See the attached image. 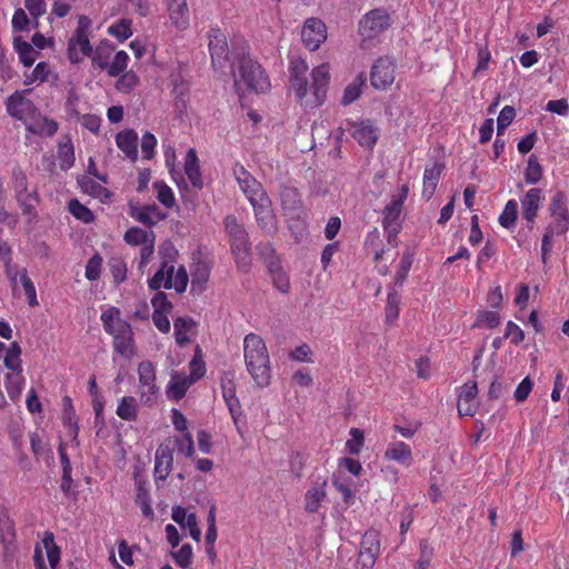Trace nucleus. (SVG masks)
I'll use <instances>...</instances> for the list:
<instances>
[{
  "mask_svg": "<svg viewBox=\"0 0 569 569\" xmlns=\"http://www.w3.org/2000/svg\"><path fill=\"white\" fill-rule=\"evenodd\" d=\"M308 64L302 59H293L290 63V86L299 100L306 99L307 107L313 108L325 101L329 82V68L320 64L312 70L311 96L308 97Z\"/></svg>",
  "mask_w": 569,
  "mask_h": 569,
  "instance_id": "obj_1",
  "label": "nucleus"
},
{
  "mask_svg": "<svg viewBox=\"0 0 569 569\" xmlns=\"http://www.w3.org/2000/svg\"><path fill=\"white\" fill-rule=\"evenodd\" d=\"M233 174L240 189L253 208L259 227L269 234L276 232L277 222L272 211L271 200L262 184L242 166H236Z\"/></svg>",
  "mask_w": 569,
  "mask_h": 569,
  "instance_id": "obj_2",
  "label": "nucleus"
},
{
  "mask_svg": "<svg viewBox=\"0 0 569 569\" xmlns=\"http://www.w3.org/2000/svg\"><path fill=\"white\" fill-rule=\"evenodd\" d=\"M243 356L247 371L260 388L270 383L271 368L270 357L262 338L256 333H249L243 339Z\"/></svg>",
  "mask_w": 569,
  "mask_h": 569,
  "instance_id": "obj_3",
  "label": "nucleus"
},
{
  "mask_svg": "<svg viewBox=\"0 0 569 569\" xmlns=\"http://www.w3.org/2000/svg\"><path fill=\"white\" fill-rule=\"evenodd\" d=\"M237 59L238 72L233 69V63L230 66L237 90H241L243 84L251 91L266 92L270 82L261 66L246 54L244 49Z\"/></svg>",
  "mask_w": 569,
  "mask_h": 569,
  "instance_id": "obj_4",
  "label": "nucleus"
},
{
  "mask_svg": "<svg viewBox=\"0 0 569 569\" xmlns=\"http://www.w3.org/2000/svg\"><path fill=\"white\" fill-rule=\"evenodd\" d=\"M223 224L238 267L242 271H248L250 269L251 260L250 241L246 228L232 214L224 218Z\"/></svg>",
  "mask_w": 569,
  "mask_h": 569,
  "instance_id": "obj_5",
  "label": "nucleus"
},
{
  "mask_svg": "<svg viewBox=\"0 0 569 569\" xmlns=\"http://www.w3.org/2000/svg\"><path fill=\"white\" fill-rule=\"evenodd\" d=\"M409 188L403 184L398 196H392L390 202L383 209V229L387 232L388 242H395L401 229V212L403 202L408 197Z\"/></svg>",
  "mask_w": 569,
  "mask_h": 569,
  "instance_id": "obj_6",
  "label": "nucleus"
},
{
  "mask_svg": "<svg viewBox=\"0 0 569 569\" xmlns=\"http://www.w3.org/2000/svg\"><path fill=\"white\" fill-rule=\"evenodd\" d=\"M208 47L211 54V64L214 70L224 71L230 58L227 36L219 28H211L208 32Z\"/></svg>",
  "mask_w": 569,
  "mask_h": 569,
  "instance_id": "obj_7",
  "label": "nucleus"
},
{
  "mask_svg": "<svg viewBox=\"0 0 569 569\" xmlns=\"http://www.w3.org/2000/svg\"><path fill=\"white\" fill-rule=\"evenodd\" d=\"M12 186L17 200L26 211L38 202L36 188L30 187L26 172L19 167L12 170Z\"/></svg>",
  "mask_w": 569,
  "mask_h": 569,
  "instance_id": "obj_8",
  "label": "nucleus"
},
{
  "mask_svg": "<svg viewBox=\"0 0 569 569\" xmlns=\"http://www.w3.org/2000/svg\"><path fill=\"white\" fill-rule=\"evenodd\" d=\"M7 112L20 120L28 123L37 113L34 103L26 98L24 91H16L6 101Z\"/></svg>",
  "mask_w": 569,
  "mask_h": 569,
  "instance_id": "obj_9",
  "label": "nucleus"
},
{
  "mask_svg": "<svg viewBox=\"0 0 569 569\" xmlns=\"http://www.w3.org/2000/svg\"><path fill=\"white\" fill-rule=\"evenodd\" d=\"M386 11L376 9L367 13L359 22V32L365 39H372L389 27Z\"/></svg>",
  "mask_w": 569,
  "mask_h": 569,
  "instance_id": "obj_10",
  "label": "nucleus"
},
{
  "mask_svg": "<svg viewBox=\"0 0 569 569\" xmlns=\"http://www.w3.org/2000/svg\"><path fill=\"white\" fill-rule=\"evenodd\" d=\"M395 81V62L388 58H380L371 69V84L379 90H385Z\"/></svg>",
  "mask_w": 569,
  "mask_h": 569,
  "instance_id": "obj_11",
  "label": "nucleus"
},
{
  "mask_svg": "<svg viewBox=\"0 0 569 569\" xmlns=\"http://www.w3.org/2000/svg\"><path fill=\"white\" fill-rule=\"evenodd\" d=\"M326 26L321 20L317 18H310L305 22V26L301 30V39L309 50H317L326 40Z\"/></svg>",
  "mask_w": 569,
  "mask_h": 569,
  "instance_id": "obj_12",
  "label": "nucleus"
},
{
  "mask_svg": "<svg viewBox=\"0 0 569 569\" xmlns=\"http://www.w3.org/2000/svg\"><path fill=\"white\" fill-rule=\"evenodd\" d=\"M541 241V259L546 263L547 254L552 250L553 237L565 234L569 230V217L551 216Z\"/></svg>",
  "mask_w": 569,
  "mask_h": 569,
  "instance_id": "obj_13",
  "label": "nucleus"
},
{
  "mask_svg": "<svg viewBox=\"0 0 569 569\" xmlns=\"http://www.w3.org/2000/svg\"><path fill=\"white\" fill-rule=\"evenodd\" d=\"M14 540L12 521L4 515H0V557L4 562L10 561L16 551Z\"/></svg>",
  "mask_w": 569,
  "mask_h": 569,
  "instance_id": "obj_14",
  "label": "nucleus"
},
{
  "mask_svg": "<svg viewBox=\"0 0 569 569\" xmlns=\"http://www.w3.org/2000/svg\"><path fill=\"white\" fill-rule=\"evenodd\" d=\"M478 387L475 381L470 383H465L461 388V392L458 398V412L460 416L472 417L476 413L478 403Z\"/></svg>",
  "mask_w": 569,
  "mask_h": 569,
  "instance_id": "obj_15",
  "label": "nucleus"
},
{
  "mask_svg": "<svg viewBox=\"0 0 569 569\" xmlns=\"http://www.w3.org/2000/svg\"><path fill=\"white\" fill-rule=\"evenodd\" d=\"M101 321L103 323V329L110 336L114 337L117 335L128 332L131 329V326L121 318V312L116 307H110L106 309L101 313Z\"/></svg>",
  "mask_w": 569,
  "mask_h": 569,
  "instance_id": "obj_16",
  "label": "nucleus"
},
{
  "mask_svg": "<svg viewBox=\"0 0 569 569\" xmlns=\"http://www.w3.org/2000/svg\"><path fill=\"white\" fill-rule=\"evenodd\" d=\"M349 130L351 136L362 147L371 149L378 140V129L368 121L352 123Z\"/></svg>",
  "mask_w": 569,
  "mask_h": 569,
  "instance_id": "obj_17",
  "label": "nucleus"
},
{
  "mask_svg": "<svg viewBox=\"0 0 569 569\" xmlns=\"http://www.w3.org/2000/svg\"><path fill=\"white\" fill-rule=\"evenodd\" d=\"M92 47L88 36L73 34L68 43V58L71 63H79L83 56L90 57Z\"/></svg>",
  "mask_w": 569,
  "mask_h": 569,
  "instance_id": "obj_18",
  "label": "nucleus"
},
{
  "mask_svg": "<svg viewBox=\"0 0 569 569\" xmlns=\"http://www.w3.org/2000/svg\"><path fill=\"white\" fill-rule=\"evenodd\" d=\"M542 190L539 188H531L527 191L521 199V210L523 219L528 222H533L542 201Z\"/></svg>",
  "mask_w": 569,
  "mask_h": 569,
  "instance_id": "obj_19",
  "label": "nucleus"
},
{
  "mask_svg": "<svg viewBox=\"0 0 569 569\" xmlns=\"http://www.w3.org/2000/svg\"><path fill=\"white\" fill-rule=\"evenodd\" d=\"M173 462L172 450L164 445L159 446L156 451L154 477L157 480H166L171 471Z\"/></svg>",
  "mask_w": 569,
  "mask_h": 569,
  "instance_id": "obj_20",
  "label": "nucleus"
},
{
  "mask_svg": "<svg viewBox=\"0 0 569 569\" xmlns=\"http://www.w3.org/2000/svg\"><path fill=\"white\" fill-rule=\"evenodd\" d=\"M192 383L193 380L189 376L182 372H173L167 387V395L170 399L178 401L184 397Z\"/></svg>",
  "mask_w": 569,
  "mask_h": 569,
  "instance_id": "obj_21",
  "label": "nucleus"
},
{
  "mask_svg": "<svg viewBox=\"0 0 569 569\" xmlns=\"http://www.w3.org/2000/svg\"><path fill=\"white\" fill-rule=\"evenodd\" d=\"M168 11L171 22L180 30L189 26V9L186 0H168Z\"/></svg>",
  "mask_w": 569,
  "mask_h": 569,
  "instance_id": "obj_22",
  "label": "nucleus"
},
{
  "mask_svg": "<svg viewBox=\"0 0 569 569\" xmlns=\"http://www.w3.org/2000/svg\"><path fill=\"white\" fill-rule=\"evenodd\" d=\"M117 147L129 158L136 161L138 158V136L133 130L121 131L116 136Z\"/></svg>",
  "mask_w": 569,
  "mask_h": 569,
  "instance_id": "obj_23",
  "label": "nucleus"
},
{
  "mask_svg": "<svg viewBox=\"0 0 569 569\" xmlns=\"http://www.w3.org/2000/svg\"><path fill=\"white\" fill-rule=\"evenodd\" d=\"M385 459L409 467L412 463L411 448L402 441L392 442L385 451Z\"/></svg>",
  "mask_w": 569,
  "mask_h": 569,
  "instance_id": "obj_24",
  "label": "nucleus"
},
{
  "mask_svg": "<svg viewBox=\"0 0 569 569\" xmlns=\"http://www.w3.org/2000/svg\"><path fill=\"white\" fill-rule=\"evenodd\" d=\"M30 120L27 123V130L31 133L51 137L58 130V123L54 120L40 116L37 117V114Z\"/></svg>",
  "mask_w": 569,
  "mask_h": 569,
  "instance_id": "obj_25",
  "label": "nucleus"
},
{
  "mask_svg": "<svg viewBox=\"0 0 569 569\" xmlns=\"http://www.w3.org/2000/svg\"><path fill=\"white\" fill-rule=\"evenodd\" d=\"M174 271V266L169 264L164 261L161 268L154 273L152 278L149 279L148 283L150 289L158 290L161 287L166 289L172 288V273Z\"/></svg>",
  "mask_w": 569,
  "mask_h": 569,
  "instance_id": "obj_26",
  "label": "nucleus"
},
{
  "mask_svg": "<svg viewBox=\"0 0 569 569\" xmlns=\"http://www.w3.org/2000/svg\"><path fill=\"white\" fill-rule=\"evenodd\" d=\"M186 174L194 188L201 189L203 186L200 168L198 163V157L194 149H190L186 156L184 163Z\"/></svg>",
  "mask_w": 569,
  "mask_h": 569,
  "instance_id": "obj_27",
  "label": "nucleus"
},
{
  "mask_svg": "<svg viewBox=\"0 0 569 569\" xmlns=\"http://www.w3.org/2000/svg\"><path fill=\"white\" fill-rule=\"evenodd\" d=\"M210 276L209 266L203 261H198L191 270V291L201 293Z\"/></svg>",
  "mask_w": 569,
  "mask_h": 569,
  "instance_id": "obj_28",
  "label": "nucleus"
},
{
  "mask_svg": "<svg viewBox=\"0 0 569 569\" xmlns=\"http://www.w3.org/2000/svg\"><path fill=\"white\" fill-rule=\"evenodd\" d=\"M132 217L141 223L150 227L161 221L166 216L157 206L153 204L134 209Z\"/></svg>",
  "mask_w": 569,
  "mask_h": 569,
  "instance_id": "obj_29",
  "label": "nucleus"
},
{
  "mask_svg": "<svg viewBox=\"0 0 569 569\" xmlns=\"http://www.w3.org/2000/svg\"><path fill=\"white\" fill-rule=\"evenodd\" d=\"M113 338L114 350L126 358H132L136 353L133 332L129 329L128 332L117 335Z\"/></svg>",
  "mask_w": 569,
  "mask_h": 569,
  "instance_id": "obj_30",
  "label": "nucleus"
},
{
  "mask_svg": "<svg viewBox=\"0 0 569 569\" xmlns=\"http://www.w3.org/2000/svg\"><path fill=\"white\" fill-rule=\"evenodd\" d=\"M13 48L18 52L19 59L24 67H31L39 56V52L33 48V46L24 41L21 37L14 38Z\"/></svg>",
  "mask_w": 569,
  "mask_h": 569,
  "instance_id": "obj_31",
  "label": "nucleus"
},
{
  "mask_svg": "<svg viewBox=\"0 0 569 569\" xmlns=\"http://www.w3.org/2000/svg\"><path fill=\"white\" fill-rule=\"evenodd\" d=\"M117 416L126 421H136L138 418V401L132 396H124L119 400Z\"/></svg>",
  "mask_w": 569,
  "mask_h": 569,
  "instance_id": "obj_32",
  "label": "nucleus"
},
{
  "mask_svg": "<svg viewBox=\"0 0 569 569\" xmlns=\"http://www.w3.org/2000/svg\"><path fill=\"white\" fill-rule=\"evenodd\" d=\"M281 206L287 212H297L302 207V200L297 189L286 187L280 193Z\"/></svg>",
  "mask_w": 569,
  "mask_h": 569,
  "instance_id": "obj_33",
  "label": "nucleus"
},
{
  "mask_svg": "<svg viewBox=\"0 0 569 569\" xmlns=\"http://www.w3.org/2000/svg\"><path fill=\"white\" fill-rule=\"evenodd\" d=\"M57 154L61 170L67 171L73 166L74 149L70 138H64L59 142Z\"/></svg>",
  "mask_w": 569,
  "mask_h": 569,
  "instance_id": "obj_34",
  "label": "nucleus"
},
{
  "mask_svg": "<svg viewBox=\"0 0 569 569\" xmlns=\"http://www.w3.org/2000/svg\"><path fill=\"white\" fill-rule=\"evenodd\" d=\"M24 383V378L22 377V371H13L9 372L6 376V388L9 397L12 400H17L22 391Z\"/></svg>",
  "mask_w": 569,
  "mask_h": 569,
  "instance_id": "obj_35",
  "label": "nucleus"
},
{
  "mask_svg": "<svg viewBox=\"0 0 569 569\" xmlns=\"http://www.w3.org/2000/svg\"><path fill=\"white\" fill-rule=\"evenodd\" d=\"M269 271L272 274L274 286L283 293L289 291L290 283L287 274L283 272L278 260L269 262Z\"/></svg>",
  "mask_w": 569,
  "mask_h": 569,
  "instance_id": "obj_36",
  "label": "nucleus"
},
{
  "mask_svg": "<svg viewBox=\"0 0 569 569\" xmlns=\"http://www.w3.org/2000/svg\"><path fill=\"white\" fill-rule=\"evenodd\" d=\"M113 48L108 41H102L92 54V64L101 70H107L109 67V58Z\"/></svg>",
  "mask_w": 569,
  "mask_h": 569,
  "instance_id": "obj_37",
  "label": "nucleus"
},
{
  "mask_svg": "<svg viewBox=\"0 0 569 569\" xmlns=\"http://www.w3.org/2000/svg\"><path fill=\"white\" fill-rule=\"evenodd\" d=\"M326 498V491L322 487L311 488L305 496L306 511L309 513L317 512L321 501Z\"/></svg>",
  "mask_w": 569,
  "mask_h": 569,
  "instance_id": "obj_38",
  "label": "nucleus"
},
{
  "mask_svg": "<svg viewBox=\"0 0 569 569\" xmlns=\"http://www.w3.org/2000/svg\"><path fill=\"white\" fill-rule=\"evenodd\" d=\"M193 326L194 322L191 318H178L174 321V337L179 346H183L189 341V337L187 336V333L192 329Z\"/></svg>",
  "mask_w": 569,
  "mask_h": 569,
  "instance_id": "obj_39",
  "label": "nucleus"
},
{
  "mask_svg": "<svg viewBox=\"0 0 569 569\" xmlns=\"http://www.w3.org/2000/svg\"><path fill=\"white\" fill-rule=\"evenodd\" d=\"M124 240L129 244H133V246L141 244V246H143L146 242L154 240V236H153V232H148V231H146L143 229L134 227V228H130L124 233Z\"/></svg>",
  "mask_w": 569,
  "mask_h": 569,
  "instance_id": "obj_40",
  "label": "nucleus"
},
{
  "mask_svg": "<svg viewBox=\"0 0 569 569\" xmlns=\"http://www.w3.org/2000/svg\"><path fill=\"white\" fill-rule=\"evenodd\" d=\"M400 301L401 297L395 289L389 291L386 306L387 322L392 323L398 319Z\"/></svg>",
  "mask_w": 569,
  "mask_h": 569,
  "instance_id": "obj_41",
  "label": "nucleus"
},
{
  "mask_svg": "<svg viewBox=\"0 0 569 569\" xmlns=\"http://www.w3.org/2000/svg\"><path fill=\"white\" fill-rule=\"evenodd\" d=\"M518 217V203L516 200H509L502 213L499 217V223L507 229H510L515 226V222Z\"/></svg>",
  "mask_w": 569,
  "mask_h": 569,
  "instance_id": "obj_42",
  "label": "nucleus"
},
{
  "mask_svg": "<svg viewBox=\"0 0 569 569\" xmlns=\"http://www.w3.org/2000/svg\"><path fill=\"white\" fill-rule=\"evenodd\" d=\"M47 559L52 569H56L60 561V549L54 543L53 535L48 532L43 539Z\"/></svg>",
  "mask_w": 569,
  "mask_h": 569,
  "instance_id": "obj_43",
  "label": "nucleus"
},
{
  "mask_svg": "<svg viewBox=\"0 0 569 569\" xmlns=\"http://www.w3.org/2000/svg\"><path fill=\"white\" fill-rule=\"evenodd\" d=\"M129 56L126 51H118L109 64L107 72L110 77H119L128 67Z\"/></svg>",
  "mask_w": 569,
  "mask_h": 569,
  "instance_id": "obj_44",
  "label": "nucleus"
},
{
  "mask_svg": "<svg viewBox=\"0 0 569 569\" xmlns=\"http://www.w3.org/2000/svg\"><path fill=\"white\" fill-rule=\"evenodd\" d=\"M363 83L365 80L361 76L357 77L351 83H349L343 91L341 99L342 104L347 106L355 102L361 93V87Z\"/></svg>",
  "mask_w": 569,
  "mask_h": 569,
  "instance_id": "obj_45",
  "label": "nucleus"
},
{
  "mask_svg": "<svg viewBox=\"0 0 569 569\" xmlns=\"http://www.w3.org/2000/svg\"><path fill=\"white\" fill-rule=\"evenodd\" d=\"M108 267L117 284L123 282L127 278V264L122 258L112 257L108 261Z\"/></svg>",
  "mask_w": 569,
  "mask_h": 569,
  "instance_id": "obj_46",
  "label": "nucleus"
},
{
  "mask_svg": "<svg viewBox=\"0 0 569 569\" xmlns=\"http://www.w3.org/2000/svg\"><path fill=\"white\" fill-rule=\"evenodd\" d=\"M567 198L565 192L557 191L555 196L552 197L550 204H549V211L551 216H562V217H569V211L567 208Z\"/></svg>",
  "mask_w": 569,
  "mask_h": 569,
  "instance_id": "obj_47",
  "label": "nucleus"
},
{
  "mask_svg": "<svg viewBox=\"0 0 569 569\" xmlns=\"http://www.w3.org/2000/svg\"><path fill=\"white\" fill-rule=\"evenodd\" d=\"M139 387L156 382V369L151 361L144 360L138 366Z\"/></svg>",
  "mask_w": 569,
  "mask_h": 569,
  "instance_id": "obj_48",
  "label": "nucleus"
},
{
  "mask_svg": "<svg viewBox=\"0 0 569 569\" xmlns=\"http://www.w3.org/2000/svg\"><path fill=\"white\" fill-rule=\"evenodd\" d=\"M159 393V388L154 383H148L139 387V399L143 406L151 407L156 403Z\"/></svg>",
  "mask_w": 569,
  "mask_h": 569,
  "instance_id": "obj_49",
  "label": "nucleus"
},
{
  "mask_svg": "<svg viewBox=\"0 0 569 569\" xmlns=\"http://www.w3.org/2000/svg\"><path fill=\"white\" fill-rule=\"evenodd\" d=\"M413 256L410 252L403 253L399 269L395 277V286L401 287L412 266Z\"/></svg>",
  "mask_w": 569,
  "mask_h": 569,
  "instance_id": "obj_50",
  "label": "nucleus"
},
{
  "mask_svg": "<svg viewBox=\"0 0 569 569\" xmlns=\"http://www.w3.org/2000/svg\"><path fill=\"white\" fill-rule=\"evenodd\" d=\"M500 323V316L497 311H480L477 318L475 327H487V328H496Z\"/></svg>",
  "mask_w": 569,
  "mask_h": 569,
  "instance_id": "obj_51",
  "label": "nucleus"
},
{
  "mask_svg": "<svg viewBox=\"0 0 569 569\" xmlns=\"http://www.w3.org/2000/svg\"><path fill=\"white\" fill-rule=\"evenodd\" d=\"M19 282L21 283L23 290H24V293L28 298V302L31 307H34L38 305V300H37V292H36V288L31 281V279L28 277L27 274V271L26 270H22V272H20V276H19Z\"/></svg>",
  "mask_w": 569,
  "mask_h": 569,
  "instance_id": "obj_52",
  "label": "nucleus"
},
{
  "mask_svg": "<svg viewBox=\"0 0 569 569\" xmlns=\"http://www.w3.org/2000/svg\"><path fill=\"white\" fill-rule=\"evenodd\" d=\"M542 176V168L537 159L532 156L528 160V166L525 171V179L528 183H537Z\"/></svg>",
  "mask_w": 569,
  "mask_h": 569,
  "instance_id": "obj_53",
  "label": "nucleus"
},
{
  "mask_svg": "<svg viewBox=\"0 0 569 569\" xmlns=\"http://www.w3.org/2000/svg\"><path fill=\"white\" fill-rule=\"evenodd\" d=\"M131 22L129 20L122 19L118 23L109 27L108 32L120 41L127 40L131 34Z\"/></svg>",
  "mask_w": 569,
  "mask_h": 569,
  "instance_id": "obj_54",
  "label": "nucleus"
},
{
  "mask_svg": "<svg viewBox=\"0 0 569 569\" xmlns=\"http://www.w3.org/2000/svg\"><path fill=\"white\" fill-rule=\"evenodd\" d=\"M69 210L77 219L83 222L88 223L93 220L92 212L76 199L69 202Z\"/></svg>",
  "mask_w": 569,
  "mask_h": 569,
  "instance_id": "obj_55",
  "label": "nucleus"
},
{
  "mask_svg": "<svg viewBox=\"0 0 569 569\" xmlns=\"http://www.w3.org/2000/svg\"><path fill=\"white\" fill-rule=\"evenodd\" d=\"M137 503L141 508L142 515L146 518L153 519L154 512L151 507V499L149 493L141 487L138 488Z\"/></svg>",
  "mask_w": 569,
  "mask_h": 569,
  "instance_id": "obj_56",
  "label": "nucleus"
},
{
  "mask_svg": "<svg viewBox=\"0 0 569 569\" xmlns=\"http://www.w3.org/2000/svg\"><path fill=\"white\" fill-rule=\"evenodd\" d=\"M515 116L516 111L513 107L506 106L502 108L497 120L498 136H500L503 130L513 121Z\"/></svg>",
  "mask_w": 569,
  "mask_h": 569,
  "instance_id": "obj_57",
  "label": "nucleus"
},
{
  "mask_svg": "<svg viewBox=\"0 0 569 569\" xmlns=\"http://www.w3.org/2000/svg\"><path fill=\"white\" fill-rule=\"evenodd\" d=\"M360 549L362 550H372L373 552H379L380 550V540L379 533L376 530H368L362 537V541L360 545Z\"/></svg>",
  "mask_w": 569,
  "mask_h": 569,
  "instance_id": "obj_58",
  "label": "nucleus"
},
{
  "mask_svg": "<svg viewBox=\"0 0 569 569\" xmlns=\"http://www.w3.org/2000/svg\"><path fill=\"white\" fill-rule=\"evenodd\" d=\"M139 82V78L133 71H128L121 74V77L117 81V89L123 92H129L132 90Z\"/></svg>",
  "mask_w": 569,
  "mask_h": 569,
  "instance_id": "obj_59",
  "label": "nucleus"
},
{
  "mask_svg": "<svg viewBox=\"0 0 569 569\" xmlns=\"http://www.w3.org/2000/svg\"><path fill=\"white\" fill-rule=\"evenodd\" d=\"M171 555L178 566L188 568L192 560V547L189 543H186L178 551L172 552Z\"/></svg>",
  "mask_w": 569,
  "mask_h": 569,
  "instance_id": "obj_60",
  "label": "nucleus"
},
{
  "mask_svg": "<svg viewBox=\"0 0 569 569\" xmlns=\"http://www.w3.org/2000/svg\"><path fill=\"white\" fill-rule=\"evenodd\" d=\"M102 258L99 254L91 257L86 266V278L88 280H98L101 273Z\"/></svg>",
  "mask_w": 569,
  "mask_h": 569,
  "instance_id": "obj_61",
  "label": "nucleus"
},
{
  "mask_svg": "<svg viewBox=\"0 0 569 569\" xmlns=\"http://www.w3.org/2000/svg\"><path fill=\"white\" fill-rule=\"evenodd\" d=\"M351 439L346 443L348 451L352 455H358L363 446V432L357 428L350 430Z\"/></svg>",
  "mask_w": 569,
  "mask_h": 569,
  "instance_id": "obj_62",
  "label": "nucleus"
},
{
  "mask_svg": "<svg viewBox=\"0 0 569 569\" xmlns=\"http://www.w3.org/2000/svg\"><path fill=\"white\" fill-rule=\"evenodd\" d=\"M188 272L183 266L179 267L176 273H172V288L177 292L181 293L187 289L188 286Z\"/></svg>",
  "mask_w": 569,
  "mask_h": 569,
  "instance_id": "obj_63",
  "label": "nucleus"
},
{
  "mask_svg": "<svg viewBox=\"0 0 569 569\" xmlns=\"http://www.w3.org/2000/svg\"><path fill=\"white\" fill-rule=\"evenodd\" d=\"M433 556V549L427 540L420 542V558L415 569H427L431 558Z\"/></svg>",
  "mask_w": 569,
  "mask_h": 569,
  "instance_id": "obj_64",
  "label": "nucleus"
}]
</instances>
